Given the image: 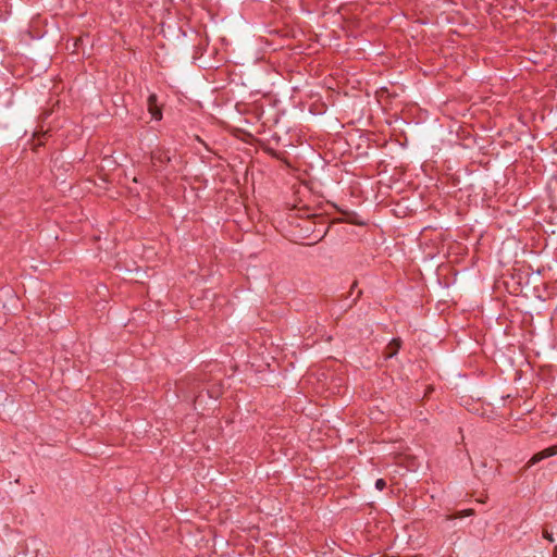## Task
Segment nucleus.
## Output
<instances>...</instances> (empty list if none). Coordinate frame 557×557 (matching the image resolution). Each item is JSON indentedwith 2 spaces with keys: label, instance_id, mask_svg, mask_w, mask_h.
<instances>
[{
  "label": "nucleus",
  "instance_id": "nucleus-7",
  "mask_svg": "<svg viewBox=\"0 0 557 557\" xmlns=\"http://www.w3.org/2000/svg\"><path fill=\"white\" fill-rule=\"evenodd\" d=\"M473 513H474L473 509H468V510L462 511L460 517L472 516Z\"/></svg>",
  "mask_w": 557,
  "mask_h": 557
},
{
  "label": "nucleus",
  "instance_id": "nucleus-6",
  "mask_svg": "<svg viewBox=\"0 0 557 557\" xmlns=\"http://www.w3.org/2000/svg\"><path fill=\"white\" fill-rule=\"evenodd\" d=\"M543 536H544L546 540H548L549 542H553V541H554V539H553V534H552V533H549V532H548V531H546V530L543 532Z\"/></svg>",
  "mask_w": 557,
  "mask_h": 557
},
{
  "label": "nucleus",
  "instance_id": "nucleus-3",
  "mask_svg": "<svg viewBox=\"0 0 557 557\" xmlns=\"http://www.w3.org/2000/svg\"><path fill=\"white\" fill-rule=\"evenodd\" d=\"M147 103H148V111L151 114V117L157 120V121L161 120L162 119V111H161L160 107L158 106V97H157V95L151 94L148 97Z\"/></svg>",
  "mask_w": 557,
  "mask_h": 557
},
{
  "label": "nucleus",
  "instance_id": "nucleus-4",
  "mask_svg": "<svg viewBox=\"0 0 557 557\" xmlns=\"http://www.w3.org/2000/svg\"><path fill=\"white\" fill-rule=\"evenodd\" d=\"M389 347H394L393 351L388 354V357H393L394 355H396L397 350L399 349L400 347V339H396L394 338L391 344H389Z\"/></svg>",
  "mask_w": 557,
  "mask_h": 557
},
{
  "label": "nucleus",
  "instance_id": "nucleus-1",
  "mask_svg": "<svg viewBox=\"0 0 557 557\" xmlns=\"http://www.w3.org/2000/svg\"><path fill=\"white\" fill-rule=\"evenodd\" d=\"M171 161L169 151L164 148L158 147L151 151V164L156 171H161Z\"/></svg>",
  "mask_w": 557,
  "mask_h": 557
},
{
  "label": "nucleus",
  "instance_id": "nucleus-2",
  "mask_svg": "<svg viewBox=\"0 0 557 557\" xmlns=\"http://www.w3.org/2000/svg\"><path fill=\"white\" fill-rule=\"evenodd\" d=\"M556 455H557V444L534 454L532 456V458L528 461L527 467L530 468V467L534 466L535 463H537L546 458L556 456Z\"/></svg>",
  "mask_w": 557,
  "mask_h": 557
},
{
  "label": "nucleus",
  "instance_id": "nucleus-5",
  "mask_svg": "<svg viewBox=\"0 0 557 557\" xmlns=\"http://www.w3.org/2000/svg\"><path fill=\"white\" fill-rule=\"evenodd\" d=\"M375 487L379 490V491H383L385 487H386V482L384 479H377L375 481Z\"/></svg>",
  "mask_w": 557,
  "mask_h": 557
}]
</instances>
